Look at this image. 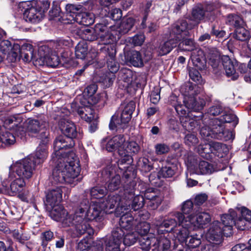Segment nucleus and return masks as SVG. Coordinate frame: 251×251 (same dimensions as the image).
<instances>
[{"instance_id": "33", "label": "nucleus", "mask_w": 251, "mask_h": 251, "mask_svg": "<svg viewBox=\"0 0 251 251\" xmlns=\"http://www.w3.org/2000/svg\"><path fill=\"white\" fill-rule=\"evenodd\" d=\"M211 221L210 215L206 212H201L199 213L195 220H192L191 224H194V226L197 228H203Z\"/></svg>"}, {"instance_id": "14", "label": "nucleus", "mask_w": 251, "mask_h": 251, "mask_svg": "<svg viewBox=\"0 0 251 251\" xmlns=\"http://www.w3.org/2000/svg\"><path fill=\"white\" fill-rule=\"evenodd\" d=\"M49 51V48L46 46H43L39 49V53L40 57L37 58V62L39 65H47L51 67H56L60 63V60L59 58L58 54L52 53L50 55H47Z\"/></svg>"}, {"instance_id": "3", "label": "nucleus", "mask_w": 251, "mask_h": 251, "mask_svg": "<svg viewBox=\"0 0 251 251\" xmlns=\"http://www.w3.org/2000/svg\"><path fill=\"white\" fill-rule=\"evenodd\" d=\"M136 183L133 181L124 185L123 197L124 204H122L117 208L118 212L121 210H127L130 208L136 211L143 207L145 200L142 195L136 194Z\"/></svg>"}, {"instance_id": "42", "label": "nucleus", "mask_w": 251, "mask_h": 251, "mask_svg": "<svg viewBox=\"0 0 251 251\" xmlns=\"http://www.w3.org/2000/svg\"><path fill=\"white\" fill-rule=\"evenodd\" d=\"M188 37H183L178 43L179 49L185 51H194L196 49V44L192 38H188Z\"/></svg>"}, {"instance_id": "15", "label": "nucleus", "mask_w": 251, "mask_h": 251, "mask_svg": "<svg viewBox=\"0 0 251 251\" xmlns=\"http://www.w3.org/2000/svg\"><path fill=\"white\" fill-rule=\"evenodd\" d=\"M125 233L120 227H117L114 228L112 232V235L108 239L104 238L103 243L108 251H121L120 246L123 240V237Z\"/></svg>"}, {"instance_id": "40", "label": "nucleus", "mask_w": 251, "mask_h": 251, "mask_svg": "<svg viewBox=\"0 0 251 251\" xmlns=\"http://www.w3.org/2000/svg\"><path fill=\"white\" fill-rule=\"evenodd\" d=\"M124 146L126 156H130L132 157L131 155L137 154L140 150V146L136 142L133 141H125Z\"/></svg>"}, {"instance_id": "1", "label": "nucleus", "mask_w": 251, "mask_h": 251, "mask_svg": "<svg viewBox=\"0 0 251 251\" xmlns=\"http://www.w3.org/2000/svg\"><path fill=\"white\" fill-rule=\"evenodd\" d=\"M50 6L49 0H33L23 1L19 4V7L24 10V18L26 22L36 23L40 22L44 16V13Z\"/></svg>"}, {"instance_id": "57", "label": "nucleus", "mask_w": 251, "mask_h": 251, "mask_svg": "<svg viewBox=\"0 0 251 251\" xmlns=\"http://www.w3.org/2000/svg\"><path fill=\"white\" fill-rule=\"evenodd\" d=\"M124 235L123 241L124 244L127 246L133 245L139 238V235L137 232H129Z\"/></svg>"}, {"instance_id": "49", "label": "nucleus", "mask_w": 251, "mask_h": 251, "mask_svg": "<svg viewBox=\"0 0 251 251\" xmlns=\"http://www.w3.org/2000/svg\"><path fill=\"white\" fill-rule=\"evenodd\" d=\"M192 61L193 65L200 70H204L206 68V60L204 57L201 56L200 54L197 56L195 52H193L191 55Z\"/></svg>"}, {"instance_id": "7", "label": "nucleus", "mask_w": 251, "mask_h": 251, "mask_svg": "<svg viewBox=\"0 0 251 251\" xmlns=\"http://www.w3.org/2000/svg\"><path fill=\"white\" fill-rule=\"evenodd\" d=\"M135 102L131 100L129 102H124L121 103L119 110L121 111L120 117L114 115L112 117L109 124V128L111 130L123 124H126L129 122L131 118L133 112L135 109Z\"/></svg>"}, {"instance_id": "27", "label": "nucleus", "mask_w": 251, "mask_h": 251, "mask_svg": "<svg viewBox=\"0 0 251 251\" xmlns=\"http://www.w3.org/2000/svg\"><path fill=\"white\" fill-rule=\"evenodd\" d=\"M189 167L190 169L194 170L196 174L199 175L211 174L214 171L213 165L203 160L196 163V164H191Z\"/></svg>"}, {"instance_id": "53", "label": "nucleus", "mask_w": 251, "mask_h": 251, "mask_svg": "<svg viewBox=\"0 0 251 251\" xmlns=\"http://www.w3.org/2000/svg\"><path fill=\"white\" fill-rule=\"evenodd\" d=\"M87 46L84 42H79L75 48V54L77 58L84 59L87 54Z\"/></svg>"}, {"instance_id": "2", "label": "nucleus", "mask_w": 251, "mask_h": 251, "mask_svg": "<svg viewBox=\"0 0 251 251\" xmlns=\"http://www.w3.org/2000/svg\"><path fill=\"white\" fill-rule=\"evenodd\" d=\"M228 212V214H224L221 217V221L228 230L232 231L233 226L243 230L247 222L251 221V210L245 207H237L235 209H229Z\"/></svg>"}, {"instance_id": "9", "label": "nucleus", "mask_w": 251, "mask_h": 251, "mask_svg": "<svg viewBox=\"0 0 251 251\" xmlns=\"http://www.w3.org/2000/svg\"><path fill=\"white\" fill-rule=\"evenodd\" d=\"M36 166L32 158L27 157L12 164L10 170L15 172L20 178L28 179L32 176Z\"/></svg>"}, {"instance_id": "34", "label": "nucleus", "mask_w": 251, "mask_h": 251, "mask_svg": "<svg viewBox=\"0 0 251 251\" xmlns=\"http://www.w3.org/2000/svg\"><path fill=\"white\" fill-rule=\"evenodd\" d=\"M124 211L125 210H123ZM123 214L121 216L119 221V224L120 228L128 230L131 229L133 226L135 224V222L133 217L131 216V214L126 212L123 213Z\"/></svg>"}, {"instance_id": "17", "label": "nucleus", "mask_w": 251, "mask_h": 251, "mask_svg": "<svg viewBox=\"0 0 251 251\" xmlns=\"http://www.w3.org/2000/svg\"><path fill=\"white\" fill-rule=\"evenodd\" d=\"M80 207H82L85 210L86 217L89 220H93L100 216L102 212H104V208L101 206L100 202H96L89 205L88 199H84L81 202Z\"/></svg>"}, {"instance_id": "11", "label": "nucleus", "mask_w": 251, "mask_h": 251, "mask_svg": "<svg viewBox=\"0 0 251 251\" xmlns=\"http://www.w3.org/2000/svg\"><path fill=\"white\" fill-rule=\"evenodd\" d=\"M120 195H109L104 200L100 201L101 206L104 208V212L110 214L112 212L111 210L115 209L117 215H121L124 212L123 210H121L118 212L117 208L124 204V200L123 195V192H120Z\"/></svg>"}, {"instance_id": "29", "label": "nucleus", "mask_w": 251, "mask_h": 251, "mask_svg": "<svg viewBox=\"0 0 251 251\" xmlns=\"http://www.w3.org/2000/svg\"><path fill=\"white\" fill-rule=\"evenodd\" d=\"M184 102L188 109L196 112L201 110L205 104L204 100L199 97H190Z\"/></svg>"}, {"instance_id": "54", "label": "nucleus", "mask_w": 251, "mask_h": 251, "mask_svg": "<svg viewBox=\"0 0 251 251\" xmlns=\"http://www.w3.org/2000/svg\"><path fill=\"white\" fill-rule=\"evenodd\" d=\"M107 191V189L105 186H97L91 189L90 195L94 199H100L106 194Z\"/></svg>"}, {"instance_id": "12", "label": "nucleus", "mask_w": 251, "mask_h": 251, "mask_svg": "<svg viewBox=\"0 0 251 251\" xmlns=\"http://www.w3.org/2000/svg\"><path fill=\"white\" fill-rule=\"evenodd\" d=\"M222 222H223L222 221ZM231 233V231L228 230L226 228V226L223 222L221 223L219 221H214L210 226V227L206 233L207 239L211 242H221L223 234L228 236Z\"/></svg>"}, {"instance_id": "36", "label": "nucleus", "mask_w": 251, "mask_h": 251, "mask_svg": "<svg viewBox=\"0 0 251 251\" xmlns=\"http://www.w3.org/2000/svg\"><path fill=\"white\" fill-rule=\"evenodd\" d=\"M16 142L15 136L8 131L0 133V147H6L14 144Z\"/></svg>"}, {"instance_id": "60", "label": "nucleus", "mask_w": 251, "mask_h": 251, "mask_svg": "<svg viewBox=\"0 0 251 251\" xmlns=\"http://www.w3.org/2000/svg\"><path fill=\"white\" fill-rule=\"evenodd\" d=\"M151 226L149 223L147 222L140 223L137 226V233L140 237L142 236H148Z\"/></svg>"}, {"instance_id": "63", "label": "nucleus", "mask_w": 251, "mask_h": 251, "mask_svg": "<svg viewBox=\"0 0 251 251\" xmlns=\"http://www.w3.org/2000/svg\"><path fill=\"white\" fill-rule=\"evenodd\" d=\"M21 47L18 44H14L11 52L9 54V58L11 62H15L18 58H20L21 52Z\"/></svg>"}, {"instance_id": "19", "label": "nucleus", "mask_w": 251, "mask_h": 251, "mask_svg": "<svg viewBox=\"0 0 251 251\" xmlns=\"http://www.w3.org/2000/svg\"><path fill=\"white\" fill-rule=\"evenodd\" d=\"M101 51L105 53L107 58V66L109 71L112 74L116 73L119 70V64L115 60L116 51L115 47L110 46L101 49Z\"/></svg>"}, {"instance_id": "16", "label": "nucleus", "mask_w": 251, "mask_h": 251, "mask_svg": "<svg viewBox=\"0 0 251 251\" xmlns=\"http://www.w3.org/2000/svg\"><path fill=\"white\" fill-rule=\"evenodd\" d=\"M75 145L74 140L67 138L62 136H59L56 138L53 143L54 153L52 155V159L54 157L56 160L60 158H63L60 156V154L63 153V151L60 152L63 150H67L73 148Z\"/></svg>"}, {"instance_id": "58", "label": "nucleus", "mask_w": 251, "mask_h": 251, "mask_svg": "<svg viewBox=\"0 0 251 251\" xmlns=\"http://www.w3.org/2000/svg\"><path fill=\"white\" fill-rule=\"evenodd\" d=\"M70 44L69 40H65L61 39L57 40L54 43L53 48L55 52L60 53L62 54L63 52V49L67 46H68Z\"/></svg>"}, {"instance_id": "25", "label": "nucleus", "mask_w": 251, "mask_h": 251, "mask_svg": "<svg viewBox=\"0 0 251 251\" xmlns=\"http://www.w3.org/2000/svg\"><path fill=\"white\" fill-rule=\"evenodd\" d=\"M166 165L163 166L158 173V176L160 178H170L173 177L177 170L176 160L174 159L172 162L167 158Z\"/></svg>"}, {"instance_id": "18", "label": "nucleus", "mask_w": 251, "mask_h": 251, "mask_svg": "<svg viewBox=\"0 0 251 251\" xmlns=\"http://www.w3.org/2000/svg\"><path fill=\"white\" fill-rule=\"evenodd\" d=\"M50 139L40 140L39 146L37 147L36 150L33 155L28 156L32 158L33 162L36 165H40L43 163L48 155V145Z\"/></svg>"}, {"instance_id": "26", "label": "nucleus", "mask_w": 251, "mask_h": 251, "mask_svg": "<svg viewBox=\"0 0 251 251\" xmlns=\"http://www.w3.org/2000/svg\"><path fill=\"white\" fill-rule=\"evenodd\" d=\"M53 161L56 164L55 168L53 170L50 178L52 183L54 184L67 183V176L64 169L61 167L59 159L56 160L53 157Z\"/></svg>"}, {"instance_id": "21", "label": "nucleus", "mask_w": 251, "mask_h": 251, "mask_svg": "<svg viewBox=\"0 0 251 251\" xmlns=\"http://www.w3.org/2000/svg\"><path fill=\"white\" fill-rule=\"evenodd\" d=\"M59 128L67 138L73 140L77 135V131L75 124L68 120L61 119L59 122Z\"/></svg>"}, {"instance_id": "10", "label": "nucleus", "mask_w": 251, "mask_h": 251, "mask_svg": "<svg viewBox=\"0 0 251 251\" xmlns=\"http://www.w3.org/2000/svg\"><path fill=\"white\" fill-rule=\"evenodd\" d=\"M174 216L177 219L178 223L174 229V236L179 242L187 243L191 228V222L185 220L184 215L179 212L174 213Z\"/></svg>"}, {"instance_id": "35", "label": "nucleus", "mask_w": 251, "mask_h": 251, "mask_svg": "<svg viewBox=\"0 0 251 251\" xmlns=\"http://www.w3.org/2000/svg\"><path fill=\"white\" fill-rule=\"evenodd\" d=\"M75 21L79 24L88 26L94 22V15L91 13L82 12L76 14Z\"/></svg>"}, {"instance_id": "41", "label": "nucleus", "mask_w": 251, "mask_h": 251, "mask_svg": "<svg viewBox=\"0 0 251 251\" xmlns=\"http://www.w3.org/2000/svg\"><path fill=\"white\" fill-rule=\"evenodd\" d=\"M78 33L80 38L86 41L92 42L96 40L99 38L93 28L87 27L81 29Z\"/></svg>"}, {"instance_id": "38", "label": "nucleus", "mask_w": 251, "mask_h": 251, "mask_svg": "<svg viewBox=\"0 0 251 251\" xmlns=\"http://www.w3.org/2000/svg\"><path fill=\"white\" fill-rule=\"evenodd\" d=\"M138 240L141 249L145 251H149L151 247L154 248V244L157 243V238L153 237H139Z\"/></svg>"}, {"instance_id": "46", "label": "nucleus", "mask_w": 251, "mask_h": 251, "mask_svg": "<svg viewBox=\"0 0 251 251\" xmlns=\"http://www.w3.org/2000/svg\"><path fill=\"white\" fill-rule=\"evenodd\" d=\"M251 36L250 31L243 26L237 27L233 33L234 38L242 42L247 41Z\"/></svg>"}, {"instance_id": "20", "label": "nucleus", "mask_w": 251, "mask_h": 251, "mask_svg": "<svg viewBox=\"0 0 251 251\" xmlns=\"http://www.w3.org/2000/svg\"><path fill=\"white\" fill-rule=\"evenodd\" d=\"M25 183L21 178H16L10 184L9 186L5 182L2 183L3 190L2 192L10 196H15L22 192L25 187Z\"/></svg>"}, {"instance_id": "8", "label": "nucleus", "mask_w": 251, "mask_h": 251, "mask_svg": "<svg viewBox=\"0 0 251 251\" xmlns=\"http://www.w3.org/2000/svg\"><path fill=\"white\" fill-rule=\"evenodd\" d=\"M60 159L59 161L60 166L64 169L67 176V183L76 184L80 179L77 177L80 172V168L76 157L73 158V160L70 161L64 158Z\"/></svg>"}, {"instance_id": "39", "label": "nucleus", "mask_w": 251, "mask_h": 251, "mask_svg": "<svg viewBox=\"0 0 251 251\" xmlns=\"http://www.w3.org/2000/svg\"><path fill=\"white\" fill-rule=\"evenodd\" d=\"M135 24V20L131 17L124 18L119 27V32L121 35L127 33L133 28Z\"/></svg>"}, {"instance_id": "62", "label": "nucleus", "mask_w": 251, "mask_h": 251, "mask_svg": "<svg viewBox=\"0 0 251 251\" xmlns=\"http://www.w3.org/2000/svg\"><path fill=\"white\" fill-rule=\"evenodd\" d=\"M188 239L189 240H187V242L185 243L190 248H196L201 244V237L197 234L189 235Z\"/></svg>"}, {"instance_id": "48", "label": "nucleus", "mask_w": 251, "mask_h": 251, "mask_svg": "<svg viewBox=\"0 0 251 251\" xmlns=\"http://www.w3.org/2000/svg\"><path fill=\"white\" fill-rule=\"evenodd\" d=\"M108 99V97L107 94L104 92L100 93V95H97L96 96L94 95L88 97V102L91 105L96 104L99 102L104 104L106 103Z\"/></svg>"}, {"instance_id": "37", "label": "nucleus", "mask_w": 251, "mask_h": 251, "mask_svg": "<svg viewBox=\"0 0 251 251\" xmlns=\"http://www.w3.org/2000/svg\"><path fill=\"white\" fill-rule=\"evenodd\" d=\"M211 153L219 157H223L228 151L226 145L217 142H211Z\"/></svg>"}, {"instance_id": "52", "label": "nucleus", "mask_w": 251, "mask_h": 251, "mask_svg": "<svg viewBox=\"0 0 251 251\" xmlns=\"http://www.w3.org/2000/svg\"><path fill=\"white\" fill-rule=\"evenodd\" d=\"M121 185V176L119 175H116L107 182V189L111 192H113L118 190Z\"/></svg>"}, {"instance_id": "45", "label": "nucleus", "mask_w": 251, "mask_h": 251, "mask_svg": "<svg viewBox=\"0 0 251 251\" xmlns=\"http://www.w3.org/2000/svg\"><path fill=\"white\" fill-rule=\"evenodd\" d=\"M126 59L135 67H140L143 65L141 55L139 51L133 50L130 52L127 56Z\"/></svg>"}, {"instance_id": "30", "label": "nucleus", "mask_w": 251, "mask_h": 251, "mask_svg": "<svg viewBox=\"0 0 251 251\" xmlns=\"http://www.w3.org/2000/svg\"><path fill=\"white\" fill-rule=\"evenodd\" d=\"M222 64L226 75L228 76H232L233 80L236 79L238 75L235 73V69L233 62L228 56L223 55L221 57Z\"/></svg>"}, {"instance_id": "5", "label": "nucleus", "mask_w": 251, "mask_h": 251, "mask_svg": "<svg viewBox=\"0 0 251 251\" xmlns=\"http://www.w3.org/2000/svg\"><path fill=\"white\" fill-rule=\"evenodd\" d=\"M48 118L45 115H41L35 119H29L27 126L29 135L40 140L49 139Z\"/></svg>"}, {"instance_id": "44", "label": "nucleus", "mask_w": 251, "mask_h": 251, "mask_svg": "<svg viewBox=\"0 0 251 251\" xmlns=\"http://www.w3.org/2000/svg\"><path fill=\"white\" fill-rule=\"evenodd\" d=\"M205 14V11L202 6H196L192 10L190 20L199 24L204 19Z\"/></svg>"}, {"instance_id": "61", "label": "nucleus", "mask_w": 251, "mask_h": 251, "mask_svg": "<svg viewBox=\"0 0 251 251\" xmlns=\"http://www.w3.org/2000/svg\"><path fill=\"white\" fill-rule=\"evenodd\" d=\"M189 75L190 78L198 84L202 83L201 76L199 72L194 68H189Z\"/></svg>"}, {"instance_id": "24", "label": "nucleus", "mask_w": 251, "mask_h": 251, "mask_svg": "<svg viewBox=\"0 0 251 251\" xmlns=\"http://www.w3.org/2000/svg\"><path fill=\"white\" fill-rule=\"evenodd\" d=\"M83 215L82 220L75 224L74 226L75 230L77 235L86 234V237L92 236L94 234V229L89 224L87 219L86 218L85 210L83 212Z\"/></svg>"}, {"instance_id": "47", "label": "nucleus", "mask_w": 251, "mask_h": 251, "mask_svg": "<svg viewBox=\"0 0 251 251\" xmlns=\"http://www.w3.org/2000/svg\"><path fill=\"white\" fill-rule=\"evenodd\" d=\"M20 57L25 62L29 61L33 56V49L31 45L29 44H25L23 45L21 47Z\"/></svg>"}, {"instance_id": "4", "label": "nucleus", "mask_w": 251, "mask_h": 251, "mask_svg": "<svg viewBox=\"0 0 251 251\" xmlns=\"http://www.w3.org/2000/svg\"><path fill=\"white\" fill-rule=\"evenodd\" d=\"M213 125L211 127L204 126L201 128L200 134L205 140L216 139L224 141H228L233 137L232 133L228 129H225L224 125L221 121L215 119L212 121Z\"/></svg>"}, {"instance_id": "6", "label": "nucleus", "mask_w": 251, "mask_h": 251, "mask_svg": "<svg viewBox=\"0 0 251 251\" xmlns=\"http://www.w3.org/2000/svg\"><path fill=\"white\" fill-rule=\"evenodd\" d=\"M125 142L124 136L120 134L114 136L108 141L103 139L101 141V147L109 152L116 151L121 157L119 160L120 164H130L132 162V158L130 156H126L124 150Z\"/></svg>"}, {"instance_id": "13", "label": "nucleus", "mask_w": 251, "mask_h": 251, "mask_svg": "<svg viewBox=\"0 0 251 251\" xmlns=\"http://www.w3.org/2000/svg\"><path fill=\"white\" fill-rule=\"evenodd\" d=\"M170 37L177 43L183 37H189L188 24L185 20L180 19L173 24L170 28Z\"/></svg>"}, {"instance_id": "55", "label": "nucleus", "mask_w": 251, "mask_h": 251, "mask_svg": "<svg viewBox=\"0 0 251 251\" xmlns=\"http://www.w3.org/2000/svg\"><path fill=\"white\" fill-rule=\"evenodd\" d=\"M180 122L182 126L187 130H193L197 126V122L194 120L191 119L189 116L183 117L180 118Z\"/></svg>"}, {"instance_id": "56", "label": "nucleus", "mask_w": 251, "mask_h": 251, "mask_svg": "<svg viewBox=\"0 0 251 251\" xmlns=\"http://www.w3.org/2000/svg\"><path fill=\"white\" fill-rule=\"evenodd\" d=\"M99 38H100V41L101 42L102 44L105 45L110 44V46H113L114 47V46L112 44L115 41L116 38L111 33L106 32L104 34H100ZM108 47H109V46H108ZM105 47H107V46H105ZM103 48H104V47Z\"/></svg>"}, {"instance_id": "22", "label": "nucleus", "mask_w": 251, "mask_h": 251, "mask_svg": "<svg viewBox=\"0 0 251 251\" xmlns=\"http://www.w3.org/2000/svg\"><path fill=\"white\" fill-rule=\"evenodd\" d=\"M176 40L171 38L166 41L157 42L154 46V50L158 56H163L169 53L177 46Z\"/></svg>"}, {"instance_id": "51", "label": "nucleus", "mask_w": 251, "mask_h": 251, "mask_svg": "<svg viewBox=\"0 0 251 251\" xmlns=\"http://www.w3.org/2000/svg\"><path fill=\"white\" fill-rule=\"evenodd\" d=\"M137 166L143 172L148 173L153 169V165L151 161H150L146 157H141L137 162Z\"/></svg>"}, {"instance_id": "31", "label": "nucleus", "mask_w": 251, "mask_h": 251, "mask_svg": "<svg viewBox=\"0 0 251 251\" xmlns=\"http://www.w3.org/2000/svg\"><path fill=\"white\" fill-rule=\"evenodd\" d=\"M77 113L87 122H91L95 119H98V115L95 111L89 106L79 107L77 110Z\"/></svg>"}, {"instance_id": "32", "label": "nucleus", "mask_w": 251, "mask_h": 251, "mask_svg": "<svg viewBox=\"0 0 251 251\" xmlns=\"http://www.w3.org/2000/svg\"><path fill=\"white\" fill-rule=\"evenodd\" d=\"M49 211V215L53 220L59 222L63 216L66 214V210L63 206L59 204L47 206Z\"/></svg>"}, {"instance_id": "59", "label": "nucleus", "mask_w": 251, "mask_h": 251, "mask_svg": "<svg viewBox=\"0 0 251 251\" xmlns=\"http://www.w3.org/2000/svg\"><path fill=\"white\" fill-rule=\"evenodd\" d=\"M221 122L232 123V126L235 127L238 123V119L237 116L232 113H227L223 115L221 117Z\"/></svg>"}, {"instance_id": "43", "label": "nucleus", "mask_w": 251, "mask_h": 251, "mask_svg": "<svg viewBox=\"0 0 251 251\" xmlns=\"http://www.w3.org/2000/svg\"><path fill=\"white\" fill-rule=\"evenodd\" d=\"M171 247L170 240L166 237L157 238V243L154 244L153 251H169Z\"/></svg>"}, {"instance_id": "50", "label": "nucleus", "mask_w": 251, "mask_h": 251, "mask_svg": "<svg viewBox=\"0 0 251 251\" xmlns=\"http://www.w3.org/2000/svg\"><path fill=\"white\" fill-rule=\"evenodd\" d=\"M226 24L233 25L236 28L244 25V21L242 18L238 15L229 14L226 20Z\"/></svg>"}, {"instance_id": "23", "label": "nucleus", "mask_w": 251, "mask_h": 251, "mask_svg": "<svg viewBox=\"0 0 251 251\" xmlns=\"http://www.w3.org/2000/svg\"><path fill=\"white\" fill-rule=\"evenodd\" d=\"M84 210L82 207H80L74 214H70L66 211V214L62 217L59 222L62 223L63 227L75 226L76 222L82 220Z\"/></svg>"}, {"instance_id": "28", "label": "nucleus", "mask_w": 251, "mask_h": 251, "mask_svg": "<svg viewBox=\"0 0 251 251\" xmlns=\"http://www.w3.org/2000/svg\"><path fill=\"white\" fill-rule=\"evenodd\" d=\"M62 191L59 187L50 190L46 195L47 206L59 204L62 200Z\"/></svg>"}, {"instance_id": "64", "label": "nucleus", "mask_w": 251, "mask_h": 251, "mask_svg": "<svg viewBox=\"0 0 251 251\" xmlns=\"http://www.w3.org/2000/svg\"><path fill=\"white\" fill-rule=\"evenodd\" d=\"M177 219L174 216V218H168L164 220L161 224L160 225V228L165 227V228H168L170 227L171 230L174 232L175 228L176 226Z\"/></svg>"}]
</instances>
